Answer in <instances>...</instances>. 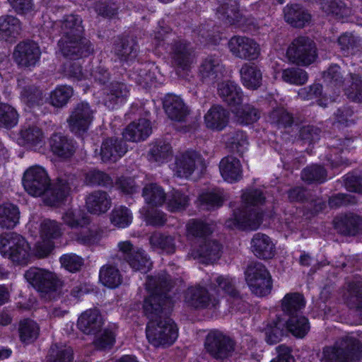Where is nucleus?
Returning <instances> with one entry per match:
<instances>
[{
	"mask_svg": "<svg viewBox=\"0 0 362 362\" xmlns=\"http://www.w3.org/2000/svg\"><path fill=\"white\" fill-rule=\"evenodd\" d=\"M171 279L165 274L148 276L146 290L148 295L143 302V312L148 319L146 335L148 342L155 347H168L178 337V327L170 317H162L166 308L173 305L170 292L173 288Z\"/></svg>",
	"mask_w": 362,
	"mask_h": 362,
	"instance_id": "nucleus-1",
	"label": "nucleus"
},
{
	"mask_svg": "<svg viewBox=\"0 0 362 362\" xmlns=\"http://www.w3.org/2000/svg\"><path fill=\"white\" fill-rule=\"evenodd\" d=\"M82 23L81 16L75 14L66 15L62 21V36L58 45L65 58H86L93 53V44L83 36Z\"/></svg>",
	"mask_w": 362,
	"mask_h": 362,
	"instance_id": "nucleus-2",
	"label": "nucleus"
},
{
	"mask_svg": "<svg viewBox=\"0 0 362 362\" xmlns=\"http://www.w3.org/2000/svg\"><path fill=\"white\" fill-rule=\"evenodd\" d=\"M152 133L151 122L146 118H139L129 124L122 132V138L108 137L100 147V157L104 163L116 161L127 151L126 141L139 142L146 140Z\"/></svg>",
	"mask_w": 362,
	"mask_h": 362,
	"instance_id": "nucleus-3",
	"label": "nucleus"
},
{
	"mask_svg": "<svg viewBox=\"0 0 362 362\" xmlns=\"http://www.w3.org/2000/svg\"><path fill=\"white\" fill-rule=\"evenodd\" d=\"M30 247L24 237L16 233L0 235V252L18 265H25L30 257Z\"/></svg>",
	"mask_w": 362,
	"mask_h": 362,
	"instance_id": "nucleus-4",
	"label": "nucleus"
},
{
	"mask_svg": "<svg viewBox=\"0 0 362 362\" xmlns=\"http://www.w3.org/2000/svg\"><path fill=\"white\" fill-rule=\"evenodd\" d=\"M264 215L262 209L241 206L233 210L230 217L226 221V225L230 229L240 231H255L262 224Z\"/></svg>",
	"mask_w": 362,
	"mask_h": 362,
	"instance_id": "nucleus-5",
	"label": "nucleus"
},
{
	"mask_svg": "<svg viewBox=\"0 0 362 362\" xmlns=\"http://www.w3.org/2000/svg\"><path fill=\"white\" fill-rule=\"evenodd\" d=\"M164 49L174 67L182 71H187L191 67L194 48L189 40L177 37L165 43Z\"/></svg>",
	"mask_w": 362,
	"mask_h": 362,
	"instance_id": "nucleus-6",
	"label": "nucleus"
},
{
	"mask_svg": "<svg viewBox=\"0 0 362 362\" xmlns=\"http://www.w3.org/2000/svg\"><path fill=\"white\" fill-rule=\"evenodd\" d=\"M183 297L186 305L194 310H216L220 306L219 299L200 284L189 286L184 291Z\"/></svg>",
	"mask_w": 362,
	"mask_h": 362,
	"instance_id": "nucleus-7",
	"label": "nucleus"
},
{
	"mask_svg": "<svg viewBox=\"0 0 362 362\" xmlns=\"http://www.w3.org/2000/svg\"><path fill=\"white\" fill-rule=\"evenodd\" d=\"M286 55L289 60L298 66H309L317 57L315 42L307 36H299L289 45Z\"/></svg>",
	"mask_w": 362,
	"mask_h": 362,
	"instance_id": "nucleus-8",
	"label": "nucleus"
},
{
	"mask_svg": "<svg viewBox=\"0 0 362 362\" xmlns=\"http://www.w3.org/2000/svg\"><path fill=\"white\" fill-rule=\"evenodd\" d=\"M22 185L28 194L37 197L45 194L51 185V180L45 168L35 165L24 172Z\"/></svg>",
	"mask_w": 362,
	"mask_h": 362,
	"instance_id": "nucleus-9",
	"label": "nucleus"
},
{
	"mask_svg": "<svg viewBox=\"0 0 362 362\" xmlns=\"http://www.w3.org/2000/svg\"><path fill=\"white\" fill-rule=\"evenodd\" d=\"M245 279L251 291L257 296H266L272 288V276L267 267L257 262L248 266L245 271Z\"/></svg>",
	"mask_w": 362,
	"mask_h": 362,
	"instance_id": "nucleus-10",
	"label": "nucleus"
},
{
	"mask_svg": "<svg viewBox=\"0 0 362 362\" xmlns=\"http://www.w3.org/2000/svg\"><path fill=\"white\" fill-rule=\"evenodd\" d=\"M235 346V341L218 329L211 330L204 341L206 351L216 360H223L230 356Z\"/></svg>",
	"mask_w": 362,
	"mask_h": 362,
	"instance_id": "nucleus-11",
	"label": "nucleus"
},
{
	"mask_svg": "<svg viewBox=\"0 0 362 362\" xmlns=\"http://www.w3.org/2000/svg\"><path fill=\"white\" fill-rule=\"evenodd\" d=\"M93 120V112L88 103L76 104L71 112L67 123L70 131L76 136H82L88 132Z\"/></svg>",
	"mask_w": 362,
	"mask_h": 362,
	"instance_id": "nucleus-12",
	"label": "nucleus"
},
{
	"mask_svg": "<svg viewBox=\"0 0 362 362\" xmlns=\"http://www.w3.org/2000/svg\"><path fill=\"white\" fill-rule=\"evenodd\" d=\"M228 47L233 55L245 60H255L260 54L259 44L255 40L245 36L232 37L228 42Z\"/></svg>",
	"mask_w": 362,
	"mask_h": 362,
	"instance_id": "nucleus-13",
	"label": "nucleus"
},
{
	"mask_svg": "<svg viewBox=\"0 0 362 362\" xmlns=\"http://www.w3.org/2000/svg\"><path fill=\"white\" fill-rule=\"evenodd\" d=\"M40 56L41 51L38 44L30 40L17 44L13 53V59L17 65L25 68L35 66Z\"/></svg>",
	"mask_w": 362,
	"mask_h": 362,
	"instance_id": "nucleus-14",
	"label": "nucleus"
},
{
	"mask_svg": "<svg viewBox=\"0 0 362 362\" xmlns=\"http://www.w3.org/2000/svg\"><path fill=\"white\" fill-rule=\"evenodd\" d=\"M25 277L39 292L48 293L57 290V279L47 270L32 267L25 272Z\"/></svg>",
	"mask_w": 362,
	"mask_h": 362,
	"instance_id": "nucleus-15",
	"label": "nucleus"
},
{
	"mask_svg": "<svg viewBox=\"0 0 362 362\" xmlns=\"http://www.w3.org/2000/svg\"><path fill=\"white\" fill-rule=\"evenodd\" d=\"M114 50L122 66H130L136 62L139 45L136 37L119 36L114 42Z\"/></svg>",
	"mask_w": 362,
	"mask_h": 362,
	"instance_id": "nucleus-16",
	"label": "nucleus"
},
{
	"mask_svg": "<svg viewBox=\"0 0 362 362\" xmlns=\"http://www.w3.org/2000/svg\"><path fill=\"white\" fill-rule=\"evenodd\" d=\"M332 223L337 233L344 236H356L362 233V218L353 212L335 216Z\"/></svg>",
	"mask_w": 362,
	"mask_h": 362,
	"instance_id": "nucleus-17",
	"label": "nucleus"
},
{
	"mask_svg": "<svg viewBox=\"0 0 362 362\" xmlns=\"http://www.w3.org/2000/svg\"><path fill=\"white\" fill-rule=\"evenodd\" d=\"M129 88L123 81H111L104 89V103L109 109H118L127 100Z\"/></svg>",
	"mask_w": 362,
	"mask_h": 362,
	"instance_id": "nucleus-18",
	"label": "nucleus"
},
{
	"mask_svg": "<svg viewBox=\"0 0 362 362\" xmlns=\"http://www.w3.org/2000/svg\"><path fill=\"white\" fill-rule=\"evenodd\" d=\"M71 191V185L66 177H57L55 182L50 185L43 198L45 205L50 207H59L64 204Z\"/></svg>",
	"mask_w": 362,
	"mask_h": 362,
	"instance_id": "nucleus-19",
	"label": "nucleus"
},
{
	"mask_svg": "<svg viewBox=\"0 0 362 362\" xmlns=\"http://www.w3.org/2000/svg\"><path fill=\"white\" fill-rule=\"evenodd\" d=\"M285 21L295 28H303L310 24L312 15L300 4H289L283 9Z\"/></svg>",
	"mask_w": 362,
	"mask_h": 362,
	"instance_id": "nucleus-20",
	"label": "nucleus"
},
{
	"mask_svg": "<svg viewBox=\"0 0 362 362\" xmlns=\"http://www.w3.org/2000/svg\"><path fill=\"white\" fill-rule=\"evenodd\" d=\"M104 325L103 316L98 309H88L78 317V329L87 335H95L99 333Z\"/></svg>",
	"mask_w": 362,
	"mask_h": 362,
	"instance_id": "nucleus-21",
	"label": "nucleus"
},
{
	"mask_svg": "<svg viewBox=\"0 0 362 362\" xmlns=\"http://www.w3.org/2000/svg\"><path fill=\"white\" fill-rule=\"evenodd\" d=\"M218 92L223 102L230 108L237 109L242 105L244 93L235 81L228 80L222 82L218 85Z\"/></svg>",
	"mask_w": 362,
	"mask_h": 362,
	"instance_id": "nucleus-22",
	"label": "nucleus"
},
{
	"mask_svg": "<svg viewBox=\"0 0 362 362\" xmlns=\"http://www.w3.org/2000/svg\"><path fill=\"white\" fill-rule=\"evenodd\" d=\"M218 18L230 25H240L243 16L237 0H222L216 10Z\"/></svg>",
	"mask_w": 362,
	"mask_h": 362,
	"instance_id": "nucleus-23",
	"label": "nucleus"
},
{
	"mask_svg": "<svg viewBox=\"0 0 362 362\" xmlns=\"http://www.w3.org/2000/svg\"><path fill=\"white\" fill-rule=\"evenodd\" d=\"M230 112L221 105H213L204 117L207 129L216 132L223 131L229 123Z\"/></svg>",
	"mask_w": 362,
	"mask_h": 362,
	"instance_id": "nucleus-24",
	"label": "nucleus"
},
{
	"mask_svg": "<svg viewBox=\"0 0 362 362\" xmlns=\"http://www.w3.org/2000/svg\"><path fill=\"white\" fill-rule=\"evenodd\" d=\"M250 246L253 254L261 259H272L276 253L275 245L271 238L262 233L253 235Z\"/></svg>",
	"mask_w": 362,
	"mask_h": 362,
	"instance_id": "nucleus-25",
	"label": "nucleus"
},
{
	"mask_svg": "<svg viewBox=\"0 0 362 362\" xmlns=\"http://www.w3.org/2000/svg\"><path fill=\"white\" fill-rule=\"evenodd\" d=\"M50 151L53 155L61 158H69L75 153L72 139L62 133H54L49 139Z\"/></svg>",
	"mask_w": 362,
	"mask_h": 362,
	"instance_id": "nucleus-26",
	"label": "nucleus"
},
{
	"mask_svg": "<svg viewBox=\"0 0 362 362\" xmlns=\"http://www.w3.org/2000/svg\"><path fill=\"white\" fill-rule=\"evenodd\" d=\"M85 203L90 214L100 215L106 213L110 209L112 199L106 192L95 190L86 197Z\"/></svg>",
	"mask_w": 362,
	"mask_h": 362,
	"instance_id": "nucleus-27",
	"label": "nucleus"
},
{
	"mask_svg": "<svg viewBox=\"0 0 362 362\" xmlns=\"http://www.w3.org/2000/svg\"><path fill=\"white\" fill-rule=\"evenodd\" d=\"M219 170L223 179L228 183H235L243 177L242 165L235 157L223 158L220 161Z\"/></svg>",
	"mask_w": 362,
	"mask_h": 362,
	"instance_id": "nucleus-28",
	"label": "nucleus"
},
{
	"mask_svg": "<svg viewBox=\"0 0 362 362\" xmlns=\"http://www.w3.org/2000/svg\"><path fill=\"white\" fill-rule=\"evenodd\" d=\"M223 66L220 57L216 54H209L202 59L199 66V74L204 82L206 80H214L223 74Z\"/></svg>",
	"mask_w": 362,
	"mask_h": 362,
	"instance_id": "nucleus-29",
	"label": "nucleus"
},
{
	"mask_svg": "<svg viewBox=\"0 0 362 362\" xmlns=\"http://www.w3.org/2000/svg\"><path fill=\"white\" fill-rule=\"evenodd\" d=\"M163 108L168 117L173 121L182 122L189 114V110L184 101L175 95H168L165 97Z\"/></svg>",
	"mask_w": 362,
	"mask_h": 362,
	"instance_id": "nucleus-30",
	"label": "nucleus"
},
{
	"mask_svg": "<svg viewBox=\"0 0 362 362\" xmlns=\"http://www.w3.org/2000/svg\"><path fill=\"white\" fill-rule=\"evenodd\" d=\"M286 320H284V325L286 332L296 338L303 339L310 331V325L308 318L301 313L287 316Z\"/></svg>",
	"mask_w": 362,
	"mask_h": 362,
	"instance_id": "nucleus-31",
	"label": "nucleus"
},
{
	"mask_svg": "<svg viewBox=\"0 0 362 362\" xmlns=\"http://www.w3.org/2000/svg\"><path fill=\"white\" fill-rule=\"evenodd\" d=\"M222 245L216 240H204L196 249L197 257L204 264L218 260L221 256Z\"/></svg>",
	"mask_w": 362,
	"mask_h": 362,
	"instance_id": "nucleus-32",
	"label": "nucleus"
},
{
	"mask_svg": "<svg viewBox=\"0 0 362 362\" xmlns=\"http://www.w3.org/2000/svg\"><path fill=\"white\" fill-rule=\"evenodd\" d=\"M198 154L195 151L187 150L175 159L176 173L180 177H189L195 170Z\"/></svg>",
	"mask_w": 362,
	"mask_h": 362,
	"instance_id": "nucleus-33",
	"label": "nucleus"
},
{
	"mask_svg": "<svg viewBox=\"0 0 362 362\" xmlns=\"http://www.w3.org/2000/svg\"><path fill=\"white\" fill-rule=\"evenodd\" d=\"M305 305L306 300L299 292L288 293L281 300V309L286 316L300 313Z\"/></svg>",
	"mask_w": 362,
	"mask_h": 362,
	"instance_id": "nucleus-34",
	"label": "nucleus"
},
{
	"mask_svg": "<svg viewBox=\"0 0 362 362\" xmlns=\"http://www.w3.org/2000/svg\"><path fill=\"white\" fill-rule=\"evenodd\" d=\"M321 8L327 16L342 21L346 20L351 12V8L343 0H322Z\"/></svg>",
	"mask_w": 362,
	"mask_h": 362,
	"instance_id": "nucleus-35",
	"label": "nucleus"
},
{
	"mask_svg": "<svg viewBox=\"0 0 362 362\" xmlns=\"http://www.w3.org/2000/svg\"><path fill=\"white\" fill-rule=\"evenodd\" d=\"M40 331L39 325L30 318L23 319L18 323L19 340L25 346L33 344L37 339Z\"/></svg>",
	"mask_w": 362,
	"mask_h": 362,
	"instance_id": "nucleus-36",
	"label": "nucleus"
},
{
	"mask_svg": "<svg viewBox=\"0 0 362 362\" xmlns=\"http://www.w3.org/2000/svg\"><path fill=\"white\" fill-rule=\"evenodd\" d=\"M337 44L345 57L356 55L362 52V39L351 33L340 35Z\"/></svg>",
	"mask_w": 362,
	"mask_h": 362,
	"instance_id": "nucleus-37",
	"label": "nucleus"
},
{
	"mask_svg": "<svg viewBox=\"0 0 362 362\" xmlns=\"http://www.w3.org/2000/svg\"><path fill=\"white\" fill-rule=\"evenodd\" d=\"M19 207L11 202L3 203L0 205V228L12 229L15 228L20 220Z\"/></svg>",
	"mask_w": 362,
	"mask_h": 362,
	"instance_id": "nucleus-38",
	"label": "nucleus"
},
{
	"mask_svg": "<svg viewBox=\"0 0 362 362\" xmlns=\"http://www.w3.org/2000/svg\"><path fill=\"white\" fill-rule=\"evenodd\" d=\"M286 332L284 319L277 315L275 319L268 322L264 328L265 341L269 345L276 344L286 336Z\"/></svg>",
	"mask_w": 362,
	"mask_h": 362,
	"instance_id": "nucleus-39",
	"label": "nucleus"
},
{
	"mask_svg": "<svg viewBox=\"0 0 362 362\" xmlns=\"http://www.w3.org/2000/svg\"><path fill=\"white\" fill-rule=\"evenodd\" d=\"M64 223L72 229L83 228L90 223V219L86 211L81 208L67 209L62 216Z\"/></svg>",
	"mask_w": 362,
	"mask_h": 362,
	"instance_id": "nucleus-40",
	"label": "nucleus"
},
{
	"mask_svg": "<svg viewBox=\"0 0 362 362\" xmlns=\"http://www.w3.org/2000/svg\"><path fill=\"white\" fill-rule=\"evenodd\" d=\"M240 78L243 85L247 89L256 90L262 84V74L255 64H244L240 69Z\"/></svg>",
	"mask_w": 362,
	"mask_h": 362,
	"instance_id": "nucleus-41",
	"label": "nucleus"
},
{
	"mask_svg": "<svg viewBox=\"0 0 362 362\" xmlns=\"http://www.w3.org/2000/svg\"><path fill=\"white\" fill-rule=\"evenodd\" d=\"M21 30L20 20L10 15L0 17V35L5 40H12L17 38Z\"/></svg>",
	"mask_w": 362,
	"mask_h": 362,
	"instance_id": "nucleus-42",
	"label": "nucleus"
},
{
	"mask_svg": "<svg viewBox=\"0 0 362 362\" xmlns=\"http://www.w3.org/2000/svg\"><path fill=\"white\" fill-rule=\"evenodd\" d=\"M84 182L89 187H101L111 189L114 186L112 177L105 171L97 168L90 169L84 175Z\"/></svg>",
	"mask_w": 362,
	"mask_h": 362,
	"instance_id": "nucleus-43",
	"label": "nucleus"
},
{
	"mask_svg": "<svg viewBox=\"0 0 362 362\" xmlns=\"http://www.w3.org/2000/svg\"><path fill=\"white\" fill-rule=\"evenodd\" d=\"M142 196L146 202L152 206H163L166 201V193L164 189L155 182L144 186L142 190Z\"/></svg>",
	"mask_w": 362,
	"mask_h": 362,
	"instance_id": "nucleus-44",
	"label": "nucleus"
},
{
	"mask_svg": "<svg viewBox=\"0 0 362 362\" xmlns=\"http://www.w3.org/2000/svg\"><path fill=\"white\" fill-rule=\"evenodd\" d=\"M99 280L104 286L114 289L121 285L122 276L116 267L105 264L100 269Z\"/></svg>",
	"mask_w": 362,
	"mask_h": 362,
	"instance_id": "nucleus-45",
	"label": "nucleus"
},
{
	"mask_svg": "<svg viewBox=\"0 0 362 362\" xmlns=\"http://www.w3.org/2000/svg\"><path fill=\"white\" fill-rule=\"evenodd\" d=\"M125 261L134 271L141 273L148 272L153 267V262L149 256L142 248H137Z\"/></svg>",
	"mask_w": 362,
	"mask_h": 362,
	"instance_id": "nucleus-46",
	"label": "nucleus"
},
{
	"mask_svg": "<svg viewBox=\"0 0 362 362\" xmlns=\"http://www.w3.org/2000/svg\"><path fill=\"white\" fill-rule=\"evenodd\" d=\"M74 358L73 349L65 344L54 343L46 356L47 362H72Z\"/></svg>",
	"mask_w": 362,
	"mask_h": 362,
	"instance_id": "nucleus-47",
	"label": "nucleus"
},
{
	"mask_svg": "<svg viewBox=\"0 0 362 362\" xmlns=\"http://www.w3.org/2000/svg\"><path fill=\"white\" fill-rule=\"evenodd\" d=\"M188 195L181 190L173 189L166 194V209L171 213L180 212L187 209L189 205Z\"/></svg>",
	"mask_w": 362,
	"mask_h": 362,
	"instance_id": "nucleus-48",
	"label": "nucleus"
},
{
	"mask_svg": "<svg viewBox=\"0 0 362 362\" xmlns=\"http://www.w3.org/2000/svg\"><path fill=\"white\" fill-rule=\"evenodd\" d=\"M344 303L351 310L362 311V283L351 281L347 285V295Z\"/></svg>",
	"mask_w": 362,
	"mask_h": 362,
	"instance_id": "nucleus-49",
	"label": "nucleus"
},
{
	"mask_svg": "<svg viewBox=\"0 0 362 362\" xmlns=\"http://www.w3.org/2000/svg\"><path fill=\"white\" fill-rule=\"evenodd\" d=\"M327 170L321 165L312 164L301 171L302 180L308 184H322L327 181Z\"/></svg>",
	"mask_w": 362,
	"mask_h": 362,
	"instance_id": "nucleus-50",
	"label": "nucleus"
},
{
	"mask_svg": "<svg viewBox=\"0 0 362 362\" xmlns=\"http://www.w3.org/2000/svg\"><path fill=\"white\" fill-rule=\"evenodd\" d=\"M172 155V146L170 143L158 139L151 144L148 153V160L158 163L167 162Z\"/></svg>",
	"mask_w": 362,
	"mask_h": 362,
	"instance_id": "nucleus-51",
	"label": "nucleus"
},
{
	"mask_svg": "<svg viewBox=\"0 0 362 362\" xmlns=\"http://www.w3.org/2000/svg\"><path fill=\"white\" fill-rule=\"evenodd\" d=\"M73 88L67 85H58L51 91L47 99L49 103L54 107H63L73 95Z\"/></svg>",
	"mask_w": 362,
	"mask_h": 362,
	"instance_id": "nucleus-52",
	"label": "nucleus"
},
{
	"mask_svg": "<svg viewBox=\"0 0 362 362\" xmlns=\"http://www.w3.org/2000/svg\"><path fill=\"white\" fill-rule=\"evenodd\" d=\"M269 119L277 129L290 128L294 122L293 114L282 107L273 108L269 114Z\"/></svg>",
	"mask_w": 362,
	"mask_h": 362,
	"instance_id": "nucleus-53",
	"label": "nucleus"
},
{
	"mask_svg": "<svg viewBox=\"0 0 362 362\" xmlns=\"http://www.w3.org/2000/svg\"><path fill=\"white\" fill-rule=\"evenodd\" d=\"M19 114L17 110L6 103H0V127L11 129L18 123Z\"/></svg>",
	"mask_w": 362,
	"mask_h": 362,
	"instance_id": "nucleus-54",
	"label": "nucleus"
},
{
	"mask_svg": "<svg viewBox=\"0 0 362 362\" xmlns=\"http://www.w3.org/2000/svg\"><path fill=\"white\" fill-rule=\"evenodd\" d=\"M351 142V139L346 137L344 139H334L332 140L331 144H328L329 148H332L335 150L334 158H333V155L329 153L326 154L327 160L332 168H338L341 165L342 160L340 153H341L344 149H346L347 146H349Z\"/></svg>",
	"mask_w": 362,
	"mask_h": 362,
	"instance_id": "nucleus-55",
	"label": "nucleus"
},
{
	"mask_svg": "<svg viewBox=\"0 0 362 362\" xmlns=\"http://www.w3.org/2000/svg\"><path fill=\"white\" fill-rule=\"evenodd\" d=\"M149 242L152 247L160 249L168 254L175 252V238L170 235L159 232L154 233L150 236Z\"/></svg>",
	"mask_w": 362,
	"mask_h": 362,
	"instance_id": "nucleus-56",
	"label": "nucleus"
},
{
	"mask_svg": "<svg viewBox=\"0 0 362 362\" xmlns=\"http://www.w3.org/2000/svg\"><path fill=\"white\" fill-rule=\"evenodd\" d=\"M186 230L188 235L199 238H206L213 233L211 225L199 218L190 219L187 223Z\"/></svg>",
	"mask_w": 362,
	"mask_h": 362,
	"instance_id": "nucleus-57",
	"label": "nucleus"
},
{
	"mask_svg": "<svg viewBox=\"0 0 362 362\" xmlns=\"http://www.w3.org/2000/svg\"><path fill=\"white\" fill-rule=\"evenodd\" d=\"M197 199L200 206L209 211L221 207L224 202L221 194L215 190L204 191L199 194Z\"/></svg>",
	"mask_w": 362,
	"mask_h": 362,
	"instance_id": "nucleus-58",
	"label": "nucleus"
},
{
	"mask_svg": "<svg viewBox=\"0 0 362 362\" xmlns=\"http://www.w3.org/2000/svg\"><path fill=\"white\" fill-rule=\"evenodd\" d=\"M43 132L37 127L23 128L20 132L19 142L23 146H37L42 140Z\"/></svg>",
	"mask_w": 362,
	"mask_h": 362,
	"instance_id": "nucleus-59",
	"label": "nucleus"
},
{
	"mask_svg": "<svg viewBox=\"0 0 362 362\" xmlns=\"http://www.w3.org/2000/svg\"><path fill=\"white\" fill-rule=\"evenodd\" d=\"M110 221L112 225L119 228H127L132 222V214L125 206L113 209L110 214Z\"/></svg>",
	"mask_w": 362,
	"mask_h": 362,
	"instance_id": "nucleus-60",
	"label": "nucleus"
},
{
	"mask_svg": "<svg viewBox=\"0 0 362 362\" xmlns=\"http://www.w3.org/2000/svg\"><path fill=\"white\" fill-rule=\"evenodd\" d=\"M62 235L61 225L57 221L45 219L40 224V236L42 240L53 241Z\"/></svg>",
	"mask_w": 362,
	"mask_h": 362,
	"instance_id": "nucleus-61",
	"label": "nucleus"
},
{
	"mask_svg": "<svg viewBox=\"0 0 362 362\" xmlns=\"http://www.w3.org/2000/svg\"><path fill=\"white\" fill-rule=\"evenodd\" d=\"M243 206H257L265 203L266 197L263 191L259 188L249 187L243 190L241 194Z\"/></svg>",
	"mask_w": 362,
	"mask_h": 362,
	"instance_id": "nucleus-62",
	"label": "nucleus"
},
{
	"mask_svg": "<svg viewBox=\"0 0 362 362\" xmlns=\"http://www.w3.org/2000/svg\"><path fill=\"white\" fill-rule=\"evenodd\" d=\"M120 7V3L117 0H104L95 4V10L99 16L112 19L118 15Z\"/></svg>",
	"mask_w": 362,
	"mask_h": 362,
	"instance_id": "nucleus-63",
	"label": "nucleus"
},
{
	"mask_svg": "<svg viewBox=\"0 0 362 362\" xmlns=\"http://www.w3.org/2000/svg\"><path fill=\"white\" fill-rule=\"evenodd\" d=\"M239 122L243 125L252 124L260 117L259 110L250 105H245L241 109H234Z\"/></svg>",
	"mask_w": 362,
	"mask_h": 362,
	"instance_id": "nucleus-64",
	"label": "nucleus"
}]
</instances>
